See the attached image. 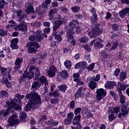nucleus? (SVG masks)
Masks as SVG:
<instances>
[{
  "label": "nucleus",
  "mask_w": 129,
  "mask_h": 129,
  "mask_svg": "<svg viewBox=\"0 0 129 129\" xmlns=\"http://www.w3.org/2000/svg\"><path fill=\"white\" fill-rule=\"evenodd\" d=\"M78 24H79V22L76 20H73L70 23H68V29L66 32V41L71 42V44L73 46L76 45V39L74 38L75 30L77 34H81L83 31L82 26H76V25Z\"/></svg>",
  "instance_id": "nucleus-1"
},
{
  "label": "nucleus",
  "mask_w": 129,
  "mask_h": 129,
  "mask_svg": "<svg viewBox=\"0 0 129 129\" xmlns=\"http://www.w3.org/2000/svg\"><path fill=\"white\" fill-rule=\"evenodd\" d=\"M40 76L39 68L35 66H30L28 70H25L24 71V74L22 76L19 77L18 82L19 84H22L26 81V79L28 78L30 80L34 78V81L38 80V77Z\"/></svg>",
  "instance_id": "nucleus-2"
},
{
  "label": "nucleus",
  "mask_w": 129,
  "mask_h": 129,
  "mask_svg": "<svg viewBox=\"0 0 129 129\" xmlns=\"http://www.w3.org/2000/svg\"><path fill=\"white\" fill-rule=\"evenodd\" d=\"M90 12L93 14V16L91 17L92 31L88 32L87 35H101L102 30L100 29V24L97 23V21L98 20V17H97L95 8H92Z\"/></svg>",
  "instance_id": "nucleus-3"
},
{
  "label": "nucleus",
  "mask_w": 129,
  "mask_h": 129,
  "mask_svg": "<svg viewBox=\"0 0 129 129\" xmlns=\"http://www.w3.org/2000/svg\"><path fill=\"white\" fill-rule=\"evenodd\" d=\"M50 4H52L51 3V0H45V1L43 2V4H41V5L35 9V12L38 16H43L45 15L47 12L46 10L48 9Z\"/></svg>",
  "instance_id": "nucleus-4"
},
{
  "label": "nucleus",
  "mask_w": 129,
  "mask_h": 129,
  "mask_svg": "<svg viewBox=\"0 0 129 129\" xmlns=\"http://www.w3.org/2000/svg\"><path fill=\"white\" fill-rule=\"evenodd\" d=\"M27 51L29 54H35L40 47L38 42L36 41L28 42L26 44Z\"/></svg>",
  "instance_id": "nucleus-5"
},
{
  "label": "nucleus",
  "mask_w": 129,
  "mask_h": 129,
  "mask_svg": "<svg viewBox=\"0 0 129 129\" xmlns=\"http://www.w3.org/2000/svg\"><path fill=\"white\" fill-rule=\"evenodd\" d=\"M42 105V101H28L25 106V111L28 112L32 109V105H35V108H39V105Z\"/></svg>",
  "instance_id": "nucleus-6"
},
{
  "label": "nucleus",
  "mask_w": 129,
  "mask_h": 129,
  "mask_svg": "<svg viewBox=\"0 0 129 129\" xmlns=\"http://www.w3.org/2000/svg\"><path fill=\"white\" fill-rule=\"evenodd\" d=\"M81 115H77L73 118V125L72 129H82V125L80 121H81Z\"/></svg>",
  "instance_id": "nucleus-7"
},
{
  "label": "nucleus",
  "mask_w": 129,
  "mask_h": 129,
  "mask_svg": "<svg viewBox=\"0 0 129 129\" xmlns=\"http://www.w3.org/2000/svg\"><path fill=\"white\" fill-rule=\"evenodd\" d=\"M68 77H69L68 72L66 70H63L57 73V75H56L55 79L57 82H60L62 81V80L67 79Z\"/></svg>",
  "instance_id": "nucleus-8"
},
{
  "label": "nucleus",
  "mask_w": 129,
  "mask_h": 129,
  "mask_svg": "<svg viewBox=\"0 0 129 129\" xmlns=\"http://www.w3.org/2000/svg\"><path fill=\"white\" fill-rule=\"evenodd\" d=\"M63 22L64 19L62 18V16L58 15L57 16V20L53 22L54 25L52 27L53 32H55L57 29H59V27L63 24Z\"/></svg>",
  "instance_id": "nucleus-9"
},
{
  "label": "nucleus",
  "mask_w": 129,
  "mask_h": 129,
  "mask_svg": "<svg viewBox=\"0 0 129 129\" xmlns=\"http://www.w3.org/2000/svg\"><path fill=\"white\" fill-rule=\"evenodd\" d=\"M26 99H30L29 101H42V99H41L40 96L38 95V94L36 92H34L33 94L30 93L27 95Z\"/></svg>",
  "instance_id": "nucleus-10"
},
{
  "label": "nucleus",
  "mask_w": 129,
  "mask_h": 129,
  "mask_svg": "<svg viewBox=\"0 0 129 129\" xmlns=\"http://www.w3.org/2000/svg\"><path fill=\"white\" fill-rule=\"evenodd\" d=\"M11 78H12L11 75H7V76L3 77V78L0 81V83L6 85L7 88H10L11 86H12V84H11V82L9 81H11Z\"/></svg>",
  "instance_id": "nucleus-11"
},
{
  "label": "nucleus",
  "mask_w": 129,
  "mask_h": 129,
  "mask_svg": "<svg viewBox=\"0 0 129 129\" xmlns=\"http://www.w3.org/2000/svg\"><path fill=\"white\" fill-rule=\"evenodd\" d=\"M18 117L16 114H13L10 116L8 120V123L10 124V126H13V125H17L19 123L18 121Z\"/></svg>",
  "instance_id": "nucleus-12"
},
{
  "label": "nucleus",
  "mask_w": 129,
  "mask_h": 129,
  "mask_svg": "<svg viewBox=\"0 0 129 129\" xmlns=\"http://www.w3.org/2000/svg\"><path fill=\"white\" fill-rule=\"evenodd\" d=\"M96 99L98 101H100L102 99L103 97H104L106 95V92L104 91L103 88L97 89L96 91Z\"/></svg>",
  "instance_id": "nucleus-13"
},
{
  "label": "nucleus",
  "mask_w": 129,
  "mask_h": 129,
  "mask_svg": "<svg viewBox=\"0 0 129 129\" xmlns=\"http://www.w3.org/2000/svg\"><path fill=\"white\" fill-rule=\"evenodd\" d=\"M129 87V84H121L120 82H117V85L116 86V90L119 93H122L127 88Z\"/></svg>",
  "instance_id": "nucleus-14"
},
{
  "label": "nucleus",
  "mask_w": 129,
  "mask_h": 129,
  "mask_svg": "<svg viewBox=\"0 0 129 129\" xmlns=\"http://www.w3.org/2000/svg\"><path fill=\"white\" fill-rule=\"evenodd\" d=\"M56 72H57V70L54 66L52 65L50 66V68H49V70L48 71V77L49 78L54 77Z\"/></svg>",
  "instance_id": "nucleus-15"
},
{
  "label": "nucleus",
  "mask_w": 129,
  "mask_h": 129,
  "mask_svg": "<svg viewBox=\"0 0 129 129\" xmlns=\"http://www.w3.org/2000/svg\"><path fill=\"white\" fill-rule=\"evenodd\" d=\"M24 61V58L22 57H17L16 60H15V63L14 67L13 68L15 69V70H19L21 68V64L22 63V61Z\"/></svg>",
  "instance_id": "nucleus-16"
},
{
  "label": "nucleus",
  "mask_w": 129,
  "mask_h": 129,
  "mask_svg": "<svg viewBox=\"0 0 129 129\" xmlns=\"http://www.w3.org/2000/svg\"><path fill=\"white\" fill-rule=\"evenodd\" d=\"M17 102V100L16 99H13L12 100H9L6 102V104H7V106L9 107V108L11 107V106H9L8 104V103H14L15 104V106L14 107H12V109H15L16 110H21V107L20 106L17 105L16 103Z\"/></svg>",
  "instance_id": "nucleus-17"
},
{
  "label": "nucleus",
  "mask_w": 129,
  "mask_h": 129,
  "mask_svg": "<svg viewBox=\"0 0 129 129\" xmlns=\"http://www.w3.org/2000/svg\"><path fill=\"white\" fill-rule=\"evenodd\" d=\"M18 38H15L11 40V44L10 45L11 49L13 50L18 49L19 46L17 45V44H18Z\"/></svg>",
  "instance_id": "nucleus-18"
},
{
  "label": "nucleus",
  "mask_w": 129,
  "mask_h": 129,
  "mask_svg": "<svg viewBox=\"0 0 129 129\" xmlns=\"http://www.w3.org/2000/svg\"><path fill=\"white\" fill-rule=\"evenodd\" d=\"M28 25L26 24L25 22L24 21H22L18 24V30L21 31V32H26L27 31L28 29Z\"/></svg>",
  "instance_id": "nucleus-19"
},
{
  "label": "nucleus",
  "mask_w": 129,
  "mask_h": 129,
  "mask_svg": "<svg viewBox=\"0 0 129 129\" xmlns=\"http://www.w3.org/2000/svg\"><path fill=\"white\" fill-rule=\"evenodd\" d=\"M87 67V63L86 61H80L76 64L74 66L75 70L77 69H85Z\"/></svg>",
  "instance_id": "nucleus-20"
},
{
  "label": "nucleus",
  "mask_w": 129,
  "mask_h": 129,
  "mask_svg": "<svg viewBox=\"0 0 129 129\" xmlns=\"http://www.w3.org/2000/svg\"><path fill=\"white\" fill-rule=\"evenodd\" d=\"M117 14L119 15V18L121 19L124 18L125 15H129V8L126 7L123 8V9L119 11Z\"/></svg>",
  "instance_id": "nucleus-21"
},
{
  "label": "nucleus",
  "mask_w": 129,
  "mask_h": 129,
  "mask_svg": "<svg viewBox=\"0 0 129 129\" xmlns=\"http://www.w3.org/2000/svg\"><path fill=\"white\" fill-rule=\"evenodd\" d=\"M117 14L119 15V18L121 19L124 18L125 15H129V8L126 7L123 8V9L119 11Z\"/></svg>",
  "instance_id": "nucleus-22"
},
{
  "label": "nucleus",
  "mask_w": 129,
  "mask_h": 129,
  "mask_svg": "<svg viewBox=\"0 0 129 129\" xmlns=\"http://www.w3.org/2000/svg\"><path fill=\"white\" fill-rule=\"evenodd\" d=\"M117 86L116 82L114 81H108V82H105L104 84V88L107 89H112L114 87Z\"/></svg>",
  "instance_id": "nucleus-23"
},
{
  "label": "nucleus",
  "mask_w": 129,
  "mask_h": 129,
  "mask_svg": "<svg viewBox=\"0 0 129 129\" xmlns=\"http://www.w3.org/2000/svg\"><path fill=\"white\" fill-rule=\"evenodd\" d=\"M53 39L57 40V41H58L59 42L62 41V37H61V35L56 34V32L52 33V34H51V36H50L49 40L50 41H52Z\"/></svg>",
  "instance_id": "nucleus-24"
},
{
  "label": "nucleus",
  "mask_w": 129,
  "mask_h": 129,
  "mask_svg": "<svg viewBox=\"0 0 129 129\" xmlns=\"http://www.w3.org/2000/svg\"><path fill=\"white\" fill-rule=\"evenodd\" d=\"M8 104L9 105V106L11 107H8V109H7V111H6L4 113L2 114V115H3V116H8L10 113L12 112V107L15 106V104L13 103H8Z\"/></svg>",
  "instance_id": "nucleus-25"
},
{
  "label": "nucleus",
  "mask_w": 129,
  "mask_h": 129,
  "mask_svg": "<svg viewBox=\"0 0 129 129\" xmlns=\"http://www.w3.org/2000/svg\"><path fill=\"white\" fill-rule=\"evenodd\" d=\"M79 97L83 98L84 97V93H82V88H79L77 91L75 93V98H78Z\"/></svg>",
  "instance_id": "nucleus-26"
},
{
  "label": "nucleus",
  "mask_w": 129,
  "mask_h": 129,
  "mask_svg": "<svg viewBox=\"0 0 129 129\" xmlns=\"http://www.w3.org/2000/svg\"><path fill=\"white\" fill-rule=\"evenodd\" d=\"M46 124L50 126L54 127L58 125V121L50 119L46 122Z\"/></svg>",
  "instance_id": "nucleus-27"
},
{
  "label": "nucleus",
  "mask_w": 129,
  "mask_h": 129,
  "mask_svg": "<svg viewBox=\"0 0 129 129\" xmlns=\"http://www.w3.org/2000/svg\"><path fill=\"white\" fill-rule=\"evenodd\" d=\"M36 35H35V38L36 39V41L38 42H42L43 39H44V37H43V33H42V31H38L37 32Z\"/></svg>",
  "instance_id": "nucleus-28"
},
{
  "label": "nucleus",
  "mask_w": 129,
  "mask_h": 129,
  "mask_svg": "<svg viewBox=\"0 0 129 129\" xmlns=\"http://www.w3.org/2000/svg\"><path fill=\"white\" fill-rule=\"evenodd\" d=\"M0 71H1V75H2L3 77L7 76L8 75H10L11 73V69H8L6 68H2Z\"/></svg>",
  "instance_id": "nucleus-29"
},
{
  "label": "nucleus",
  "mask_w": 129,
  "mask_h": 129,
  "mask_svg": "<svg viewBox=\"0 0 129 129\" xmlns=\"http://www.w3.org/2000/svg\"><path fill=\"white\" fill-rule=\"evenodd\" d=\"M39 81L40 83L44 84L45 86H48V81L47 80V78L44 76H41L39 78H38V80L37 81Z\"/></svg>",
  "instance_id": "nucleus-30"
},
{
  "label": "nucleus",
  "mask_w": 129,
  "mask_h": 129,
  "mask_svg": "<svg viewBox=\"0 0 129 129\" xmlns=\"http://www.w3.org/2000/svg\"><path fill=\"white\" fill-rule=\"evenodd\" d=\"M121 27L117 24H113L111 25V29L114 32H118L120 30Z\"/></svg>",
  "instance_id": "nucleus-31"
},
{
  "label": "nucleus",
  "mask_w": 129,
  "mask_h": 129,
  "mask_svg": "<svg viewBox=\"0 0 129 129\" xmlns=\"http://www.w3.org/2000/svg\"><path fill=\"white\" fill-rule=\"evenodd\" d=\"M57 12V8H54V9L50 10V11H49V13L48 14V16H49V17H50L49 20H52L53 19V17L52 16V15L55 14Z\"/></svg>",
  "instance_id": "nucleus-32"
},
{
  "label": "nucleus",
  "mask_w": 129,
  "mask_h": 129,
  "mask_svg": "<svg viewBox=\"0 0 129 129\" xmlns=\"http://www.w3.org/2000/svg\"><path fill=\"white\" fill-rule=\"evenodd\" d=\"M111 43L113 44L112 46H111V48H110V51H114L117 49L118 47V42L117 41L114 42V40H112Z\"/></svg>",
  "instance_id": "nucleus-33"
},
{
  "label": "nucleus",
  "mask_w": 129,
  "mask_h": 129,
  "mask_svg": "<svg viewBox=\"0 0 129 129\" xmlns=\"http://www.w3.org/2000/svg\"><path fill=\"white\" fill-rule=\"evenodd\" d=\"M126 77L127 73L125 72H121L119 74V81H120V82H122L125 79V78Z\"/></svg>",
  "instance_id": "nucleus-34"
},
{
  "label": "nucleus",
  "mask_w": 129,
  "mask_h": 129,
  "mask_svg": "<svg viewBox=\"0 0 129 129\" xmlns=\"http://www.w3.org/2000/svg\"><path fill=\"white\" fill-rule=\"evenodd\" d=\"M8 97V93L7 91L5 90H2L0 92V98L1 99H6Z\"/></svg>",
  "instance_id": "nucleus-35"
},
{
  "label": "nucleus",
  "mask_w": 129,
  "mask_h": 129,
  "mask_svg": "<svg viewBox=\"0 0 129 129\" xmlns=\"http://www.w3.org/2000/svg\"><path fill=\"white\" fill-rule=\"evenodd\" d=\"M8 36V31L5 30V29L0 28V37L4 38Z\"/></svg>",
  "instance_id": "nucleus-36"
},
{
  "label": "nucleus",
  "mask_w": 129,
  "mask_h": 129,
  "mask_svg": "<svg viewBox=\"0 0 129 129\" xmlns=\"http://www.w3.org/2000/svg\"><path fill=\"white\" fill-rule=\"evenodd\" d=\"M93 45L95 49H100L103 47V44L100 41L96 42Z\"/></svg>",
  "instance_id": "nucleus-37"
},
{
  "label": "nucleus",
  "mask_w": 129,
  "mask_h": 129,
  "mask_svg": "<svg viewBox=\"0 0 129 129\" xmlns=\"http://www.w3.org/2000/svg\"><path fill=\"white\" fill-rule=\"evenodd\" d=\"M67 85L66 84H62L57 86V88H58V90L61 91L62 92H65L66 90H67Z\"/></svg>",
  "instance_id": "nucleus-38"
},
{
  "label": "nucleus",
  "mask_w": 129,
  "mask_h": 129,
  "mask_svg": "<svg viewBox=\"0 0 129 129\" xmlns=\"http://www.w3.org/2000/svg\"><path fill=\"white\" fill-rule=\"evenodd\" d=\"M40 84L38 83L37 81H34L32 83V86H31V88L34 90H36L37 88H40Z\"/></svg>",
  "instance_id": "nucleus-39"
},
{
  "label": "nucleus",
  "mask_w": 129,
  "mask_h": 129,
  "mask_svg": "<svg viewBox=\"0 0 129 129\" xmlns=\"http://www.w3.org/2000/svg\"><path fill=\"white\" fill-rule=\"evenodd\" d=\"M15 97H16L17 99L16 98H14V99H10L9 100H14V99H16L17 100V102H18V101H20L22 99H24V98H25V95H20L19 94H17L16 95H15Z\"/></svg>",
  "instance_id": "nucleus-40"
},
{
  "label": "nucleus",
  "mask_w": 129,
  "mask_h": 129,
  "mask_svg": "<svg viewBox=\"0 0 129 129\" xmlns=\"http://www.w3.org/2000/svg\"><path fill=\"white\" fill-rule=\"evenodd\" d=\"M34 12V8L32 6H28V8H27V10H26V13L27 14H30L31 13Z\"/></svg>",
  "instance_id": "nucleus-41"
},
{
  "label": "nucleus",
  "mask_w": 129,
  "mask_h": 129,
  "mask_svg": "<svg viewBox=\"0 0 129 129\" xmlns=\"http://www.w3.org/2000/svg\"><path fill=\"white\" fill-rule=\"evenodd\" d=\"M97 85V83L93 81H92L90 82V84H89V88L91 89L92 90H95V88H96V86Z\"/></svg>",
  "instance_id": "nucleus-42"
},
{
  "label": "nucleus",
  "mask_w": 129,
  "mask_h": 129,
  "mask_svg": "<svg viewBox=\"0 0 129 129\" xmlns=\"http://www.w3.org/2000/svg\"><path fill=\"white\" fill-rule=\"evenodd\" d=\"M82 110V108L81 107H78V108H76V109H75V110L74 111V114H75V115H81L80 114L81 111Z\"/></svg>",
  "instance_id": "nucleus-43"
},
{
  "label": "nucleus",
  "mask_w": 129,
  "mask_h": 129,
  "mask_svg": "<svg viewBox=\"0 0 129 129\" xmlns=\"http://www.w3.org/2000/svg\"><path fill=\"white\" fill-rule=\"evenodd\" d=\"M119 100L120 103L121 104H123L124 102H125V97L122 94V93L119 92Z\"/></svg>",
  "instance_id": "nucleus-44"
},
{
  "label": "nucleus",
  "mask_w": 129,
  "mask_h": 129,
  "mask_svg": "<svg viewBox=\"0 0 129 129\" xmlns=\"http://www.w3.org/2000/svg\"><path fill=\"white\" fill-rule=\"evenodd\" d=\"M64 66L66 69H69L72 68V62L70 60H66L64 61Z\"/></svg>",
  "instance_id": "nucleus-45"
},
{
  "label": "nucleus",
  "mask_w": 129,
  "mask_h": 129,
  "mask_svg": "<svg viewBox=\"0 0 129 129\" xmlns=\"http://www.w3.org/2000/svg\"><path fill=\"white\" fill-rule=\"evenodd\" d=\"M120 112H121V109H120V106H116L113 108V112H112V113H114L116 114H117Z\"/></svg>",
  "instance_id": "nucleus-46"
},
{
  "label": "nucleus",
  "mask_w": 129,
  "mask_h": 129,
  "mask_svg": "<svg viewBox=\"0 0 129 129\" xmlns=\"http://www.w3.org/2000/svg\"><path fill=\"white\" fill-rule=\"evenodd\" d=\"M79 42H82L84 43H87L88 42V39L87 37L82 36L80 39H79Z\"/></svg>",
  "instance_id": "nucleus-47"
},
{
  "label": "nucleus",
  "mask_w": 129,
  "mask_h": 129,
  "mask_svg": "<svg viewBox=\"0 0 129 129\" xmlns=\"http://www.w3.org/2000/svg\"><path fill=\"white\" fill-rule=\"evenodd\" d=\"M128 106L129 104L128 103H124L122 105L121 107V111H129V109H128Z\"/></svg>",
  "instance_id": "nucleus-48"
},
{
  "label": "nucleus",
  "mask_w": 129,
  "mask_h": 129,
  "mask_svg": "<svg viewBox=\"0 0 129 129\" xmlns=\"http://www.w3.org/2000/svg\"><path fill=\"white\" fill-rule=\"evenodd\" d=\"M73 120V119H64V120L63 121L64 122V125H68L72 123H73V122L72 121Z\"/></svg>",
  "instance_id": "nucleus-49"
},
{
  "label": "nucleus",
  "mask_w": 129,
  "mask_h": 129,
  "mask_svg": "<svg viewBox=\"0 0 129 129\" xmlns=\"http://www.w3.org/2000/svg\"><path fill=\"white\" fill-rule=\"evenodd\" d=\"M6 5H8V3L5 0L0 1V9L5 8Z\"/></svg>",
  "instance_id": "nucleus-50"
},
{
  "label": "nucleus",
  "mask_w": 129,
  "mask_h": 129,
  "mask_svg": "<svg viewBox=\"0 0 129 129\" xmlns=\"http://www.w3.org/2000/svg\"><path fill=\"white\" fill-rule=\"evenodd\" d=\"M73 76L74 77V80L76 81L77 80H80V74L79 73H74L73 74Z\"/></svg>",
  "instance_id": "nucleus-51"
},
{
  "label": "nucleus",
  "mask_w": 129,
  "mask_h": 129,
  "mask_svg": "<svg viewBox=\"0 0 129 129\" xmlns=\"http://www.w3.org/2000/svg\"><path fill=\"white\" fill-rule=\"evenodd\" d=\"M129 111H123V110H122L121 111V113H119V114H118V118H121V116H124L128 114V112Z\"/></svg>",
  "instance_id": "nucleus-52"
},
{
  "label": "nucleus",
  "mask_w": 129,
  "mask_h": 129,
  "mask_svg": "<svg viewBox=\"0 0 129 129\" xmlns=\"http://www.w3.org/2000/svg\"><path fill=\"white\" fill-rule=\"evenodd\" d=\"M47 120V116L45 115H43L40 117L39 120H38V123L40 124H43V121Z\"/></svg>",
  "instance_id": "nucleus-53"
},
{
  "label": "nucleus",
  "mask_w": 129,
  "mask_h": 129,
  "mask_svg": "<svg viewBox=\"0 0 129 129\" xmlns=\"http://www.w3.org/2000/svg\"><path fill=\"white\" fill-rule=\"evenodd\" d=\"M80 7L78 6H74V7L72 8V11H73V12L75 13H78V12H79L80 11Z\"/></svg>",
  "instance_id": "nucleus-54"
},
{
  "label": "nucleus",
  "mask_w": 129,
  "mask_h": 129,
  "mask_svg": "<svg viewBox=\"0 0 129 129\" xmlns=\"http://www.w3.org/2000/svg\"><path fill=\"white\" fill-rule=\"evenodd\" d=\"M120 73H121V72H120V70L118 68H117L116 70H115L113 75L116 77H118V75L120 74Z\"/></svg>",
  "instance_id": "nucleus-55"
},
{
  "label": "nucleus",
  "mask_w": 129,
  "mask_h": 129,
  "mask_svg": "<svg viewBox=\"0 0 129 129\" xmlns=\"http://www.w3.org/2000/svg\"><path fill=\"white\" fill-rule=\"evenodd\" d=\"M58 102V98L50 99V103L51 104H56V103Z\"/></svg>",
  "instance_id": "nucleus-56"
},
{
  "label": "nucleus",
  "mask_w": 129,
  "mask_h": 129,
  "mask_svg": "<svg viewBox=\"0 0 129 129\" xmlns=\"http://www.w3.org/2000/svg\"><path fill=\"white\" fill-rule=\"evenodd\" d=\"M101 54L102 57L104 59L107 58V55H108L105 50H101Z\"/></svg>",
  "instance_id": "nucleus-57"
},
{
  "label": "nucleus",
  "mask_w": 129,
  "mask_h": 129,
  "mask_svg": "<svg viewBox=\"0 0 129 129\" xmlns=\"http://www.w3.org/2000/svg\"><path fill=\"white\" fill-rule=\"evenodd\" d=\"M100 80V75L99 74L96 75V77H94V78H92V80L97 82L99 81Z\"/></svg>",
  "instance_id": "nucleus-58"
},
{
  "label": "nucleus",
  "mask_w": 129,
  "mask_h": 129,
  "mask_svg": "<svg viewBox=\"0 0 129 129\" xmlns=\"http://www.w3.org/2000/svg\"><path fill=\"white\" fill-rule=\"evenodd\" d=\"M75 117V116L74 115V113L73 112H70L67 114V118L65 119H73Z\"/></svg>",
  "instance_id": "nucleus-59"
},
{
  "label": "nucleus",
  "mask_w": 129,
  "mask_h": 129,
  "mask_svg": "<svg viewBox=\"0 0 129 129\" xmlns=\"http://www.w3.org/2000/svg\"><path fill=\"white\" fill-rule=\"evenodd\" d=\"M27 116V114L26 113L22 112L20 113V115H19V118H20V120H24L26 119V117Z\"/></svg>",
  "instance_id": "nucleus-60"
},
{
  "label": "nucleus",
  "mask_w": 129,
  "mask_h": 129,
  "mask_svg": "<svg viewBox=\"0 0 129 129\" xmlns=\"http://www.w3.org/2000/svg\"><path fill=\"white\" fill-rule=\"evenodd\" d=\"M115 118H116V117L114 116V114H111L109 115V116H108L109 121H112L113 120H114V119H115Z\"/></svg>",
  "instance_id": "nucleus-61"
},
{
  "label": "nucleus",
  "mask_w": 129,
  "mask_h": 129,
  "mask_svg": "<svg viewBox=\"0 0 129 129\" xmlns=\"http://www.w3.org/2000/svg\"><path fill=\"white\" fill-rule=\"evenodd\" d=\"M118 33H114L111 35V37H110V39L113 40L114 39L116 38H117L118 37Z\"/></svg>",
  "instance_id": "nucleus-62"
},
{
  "label": "nucleus",
  "mask_w": 129,
  "mask_h": 129,
  "mask_svg": "<svg viewBox=\"0 0 129 129\" xmlns=\"http://www.w3.org/2000/svg\"><path fill=\"white\" fill-rule=\"evenodd\" d=\"M32 26H33L34 28H39V27H40V23L39 22H35L32 24Z\"/></svg>",
  "instance_id": "nucleus-63"
},
{
  "label": "nucleus",
  "mask_w": 129,
  "mask_h": 129,
  "mask_svg": "<svg viewBox=\"0 0 129 129\" xmlns=\"http://www.w3.org/2000/svg\"><path fill=\"white\" fill-rule=\"evenodd\" d=\"M94 67H95V63H92V64H91L89 67H87V70H90V71H93L94 70Z\"/></svg>",
  "instance_id": "nucleus-64"
}]
</instances>
